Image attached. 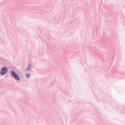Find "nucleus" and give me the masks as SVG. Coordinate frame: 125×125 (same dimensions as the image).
Here are the masks:
<instances>
[{
	"label": "nucleus",
	"mask_w": 125,
	"mask_h": 125,
	"mask_svg": "<svg viewBox=\"0 0 125 125\" xmlns=\"http://www.w3.org/2000/svg\"><path fill=\"white\" fill-rule=\"evenodd\" d=\"M11 75L12 76H13L14 77V78H15L16 79V80H17V81H19L20 80V78H19V76H18L17 75V74H16V73H15V72H14V71L11 72Z\"/></svg>",
	"instance_id": "f257e3e1"
},
{
	"label": "nucleus",
	"mask_w": 125,
	"mask_h": 125,
	"mask_svg": "<svg viewBox=\"0 0 125 125\" xmlns=\"http://www.w3.org/2000/svg\"><path fill=\"white\" fill-rule=\"evenodd\" d=\"M8 70V69L7 68V67H3L2 68L1 74V75H5V74H6V72H7Z\"/></svg>",
	"instance_id": "f03ea898"
},
{
	"label": "nucleus",
	"mask_w": 125,
	"mask_h": 125,
	"mask_svg": "<svg viewBox=\"0 0 125 125\" xmlns=\"http://www.w3.org/2000/svg\"><path fill=\"white\" fill-rule=\"evenodd\" d=\"M30 74H26V78H29V77H30Z\"/></svg>",
	"instance_id": "7ed1b4c3"
}]
</instances>
